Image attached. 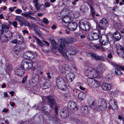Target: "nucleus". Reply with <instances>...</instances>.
<instances>
[{"label":"nucleus","mask_w":124,"mask_h":124,"mask_svg":"<svg viewBox=\"0 0 124 124\" xmlns=\"http://www.w3.org/2000/svg\"><path fill=\"white\" fill-rule=\"evenodd\" d=\"M101 87L102 89L104 90H109L111 89V85L110 84L103 83L102 84Z\"/></svg>","instance_id":"obj_19"},{"label":"nucleus","mask_w":124,"mask_h":124,"mask_svg":"<svg viewBox=\"0 0 124 124\" xmlns=\"http://www.w3.org/2000/svg\"><path fill=\"white\" fill-rule=\"evenodd\" d=\"M41 80L43 82L42 83H40V87L42 89H46L50 87L51 85L50 81L46 77H42L41 79Z\"/></svg>","instance_id":"obj_4"},{"label":"nucleus","mask_w":124,"mask_h":124,"mask_svg":"<svg viewBox=\"0 0 124 124\" xmlns=\"http://www.w3.org/2000/svg\"><path fill=\"white\" fill-rule=\"evenodd\" d=\"M9 103L10 105L12 107H13L15 106V103L14 102H10Z\"/></svg>","instance_id":"obj_64"},{"label":"nucleus","mask_w":124,"mask_h":124,"mask_svg":"<svg viewBox=\"0 0 124 124\" xmlns=\"http://www.w3.org/2000/svg\"><path fill=\"white\" fill-rule=\"evenodd\" d=\"M20 24V26H22L24 24V22L23 21L22 19L19 22Z\"/></svg>","instance_id":"obj_57"},{"label":"nucleus","mask_w":124,"mask_h":124,"mask_svg":"<svg viewBox=\"0 0 124 124\" xmlns=\"http://www.w3.org/2000/svg\"><path fill=\"white\" fill-rule=\"evenodd\" d=\"M13 51L15 53L17 54L19 53V52L20 51V48L15 46L14 47Z\"/></svg>","instance_id":"obj_37"},{"label":"nucleus","mask_w":124,"mask_h":124,"mask_svg":"<svg viewBox=\"0 0 124 124\" xmlns=\"http://www.w3.org/2000/svg\"><path fill=\"white\" fill-rule=\"evenodd\" d=\"M27 13L30 15H31L32 16H33L34 15V13H33V12H32L31 11H29Z\"/></svg>","instance_id":"obj_62"},{"label":"nucleus","mask_w":124,"mask_h":124,"mask_svg":"<svg viewBox=\"0 0 124 124\" xmlns=\"http://www.w3.org/2000/svg\"><path fill=\"white\" fill-rule=\"evenodd\" d=\"M35 6L37 10L38 11L39 10L41 9L44 7V5L42 4H38Z\"/></svg>","instance_id":"obj_34"},{"label":"nucleus","mask_w":124,"mask_h":124,"mask_svg":"<svg viewBox=\"0 0 124 124\" xmlns=\"http://www.w3.org/2000/svg\"><path fill=\"white\" fill-rule=\"evenodd\" d=\"M94 101H93L92 99L90 98L88 99L87 101L88 103L89 104H91L90 106L91 105L92 103Z\"/></svg>","instance_id":"obj_50"},{"label":"nucleus","mask_w":124,"mask_h":124,"mask_svg":"<svg viewBox=\"0 0 124 124\" xmlns=\"http://www.w3.org/2000/svg\"><path fill=\"white\" fill-rule=\"evenodd\" d=\"M88 4L90 7V9L91 13L92 15V16L93 18L94 17L95 13V11L93 8L92 5L91 4H90L89 3H88Z\"/></svg>","instance_id":"obj_26"},{"label":"nucleus","mask_w":124,"mask_h":124,"mask_svg":"<svg viewBox=\"0 0 124 124\" xmlns=\"http://www.w3.org/2000/svg\"><path fill=\"white\" fill-rule=\"evenodd\" d=\"M96 26L97 29L98 30L99 34H101V30H103L104 28L98 23L96 24Z\"/></svg>","instance_id":"obj_31"},{"label":"nucleus","mask_w":124,"mask_h":124,"mask_svg":"<svg viewBox=\"0 0 124 124\" xmlns=\"http://www.w3.org/2000/svg\"><path fill=\"white\" fill-rule=\"evenodd\" d=\"M90 108L94 109L101 111L105 110L107 107V104L104 99H99L98 101H94L89 106Z\"/></svg>","instance_id":"obj_3"},{"label":"nucleus","mask_w":124,"mask_h":124,"mask_svg":"<svg viewBox=\"0 0 124 124\" xmlns=\"http://www.w3.org/2000/svg\"><path fill=\"white\" fill-rule=\"evenodd\" d=\"M116 47L117 49V54L120 53V52L122 51V50L124 49L121 45L118 43L116 44Z\"/></svg>","instance_id":"obj_28"},{"label":"nucleus","mask_w":124,"mask_h":124,"mask_svg":"<svg viewBox=\"0 0 124 124\" xmlns=\"http://www.w3.org/2000/svg\"><path fill=\"white\" fill-rule=\"evenodd\" d=\"M75 76V74L71 72L67 74L66 78L69 82H71L73 81Z\"/></svg>","instance_id":"obj_14"},{"label":"nucleus","mask_w":124,"mask_h":124,"mask_svg":"<svg viewBox=\"0 0 124 124\" xmlns=\"http://www.w3.org/2000/svg\"><path fill=\"white\" fill-rule=\"evenodd\" d=\"M99 42L101 45L106 46L109 43V40L108 37L106 35H105L101 39H100Z\"/></svg>","instance_id":"obj_13"},{"label":"nucleus","mask_w":124,"mask_h":124,"mask_svg":"<svg viewBox=\"0 0 124 124\" xmlns=\"http://www.w3.org/2000/svg\"><path fill=\"white\" fill-rule=\"evenodd\" d=\"M23 65L25 70H29L31 69L33 71L35 70V68L33 65L32 62L31 61L30 62H22Z\"/></svg>","instance_id":"obj_8"},{"label":"nucleus","mask_w":124,"mask_h":124,"mask_svg":"<svg viewBox=\"0 0 124 124\" xmlns=\"http://www.w3.org/2000/svg\"><path fill=\"white\" fill-rule=\"evenodd\" d=\"M20 38H21V40H19V38L18 39V40H17V44L19 45H21L22 44L23 42V38L22 36H20Z\"/></svg>","instance_id":"obj_42"},{"label":"nucleus","mask_w":124,"mask_h":124,"mask_svg":"<svg viewBox=\"0 0 124 124\" xmlns=\"http://www.w3.org/2000/svg\"><path fill=\"white\" fill-rule=\"evenodd\" d=\"M88 54L90 55L91 58L92 60L96 61H104V58L101 56L99 55L93 53H89Z\"/></svg>","instance_id":"obj_10"},{"label":"nucleus","mask_w":124,"mask_h":124,"mask_svg":"<svg viewBox=\"0 0 124 124\" xmlns=\"http://www.w3.org/2000/svg\"><path fill=\"white\" fill-rule=\"evenodd\" d=\"M81 111L83 115H85L88 112V108L85 106H83L81 108Z\"/></svg>","instance_id":"obj_21"},{"label":"nucleus","mask_w":124,"mask_h":124,"mask_svg":"<svg viewBox=\"0 0 124 124\" xmlns=\"http://www.w3.org/2000/svg\"><path fill=\"white\" fill-rule=\"evenodd\" d=\"M67 107L72 111H75L78 110V108L76 103L74 101H69L68 102Z\"/></svg>","instance_id":"obj_9"},{"label":"nucleus","mask_w":124,"mask_h":124,"mask_svg":"<svg viewBox=\"0 0 124 124\" xmlns=\"http://www.w3.org/2000/svg\"><path fill=\"white\" fill-rule=\"evenodd\" d=\"M60 116L63 118H67L69 116V113L67 110L63 109L60 111Z\"/></svg>","instance_id":"obj_17"},{"label":"nucleus","mask_w":124,"mask_h":124,"mask_svg":"<svg viewBox=\"0 0 124 124\" xmlns=\"http://www.w3.org/2000/svg\"><path fill=\"white\" fill-rule=\"evenodd\" d=\"M17 23L16 21H14L12 23V25L15 27H17Z\"/></svg>","instance_id":"obj_59"},{"label":"nucleus","mask_w":124,"mask_h":124,"mask_svg":"<svg viewBox=\"0 0 124 124\" xmlns=\"http://www.w3.org/2000/svg\"><path fill=\"white\" fill-rule=\"evenodd\" d=\"M47 105V104H42V107H40V108H39V110H44L45 109H46L47 108L46 107V106Z\"/></svg>","instance_id":"obj_41"},{"label":"nucleus","mask_w":124,"mask_h":124,"mask_svg":"<svg viewBox=\"0 0 124 124\" xmlns=\"http://www.w3.org/2000/svg\"><path fill=\"white\" fill-rule=\"evenodd\" d=\"M2 27L3 30L4 29L5 31L6 32L8 31L9 26L8 24L4 23L3 25H2Z\"/></svg>","instance_id":"obj_30"},{"label":"nucleus","mask_w":124,"mask_h":124,"mask_svg":"<svg viewBox=\"0 0 124 124\" xmlns=\"http://www.w3.org/2000/svg\"><path fill=\"white\" fill-rule=\"evenodd\" d=\"M64 69L65 71V72L67 74L71 72V67L68 65H65Z\"/></svg>","instance_id":"obj_25"},{"label":"nucleus","mask_w":124,"mask_h":124,"mask_svg":"<svg viewBox=\"0 0 124 124\" xmlns=\"http://www.w3.org/2000/svg\"><path fill=\"white\" fill-rule=\"evenodd\" d=\"M36 55V54L34 52L31 51H27L24 54V56H26L31 59H33L35 57V55Z\"/></svg>","instance_id":"obj_16"},{"label":"nucleus","mask_w":124,"mask_h":124,"mask_svg":"<svg viewBox=\"0 0 124 124\" xmlns=\"http://www.w3.org/2000/svg\"><path fill=\"white\" fill-rule=\"evenodd\" d=\"M27 76H25L24 78H23L22 80V83L23 84L25 83V81L27 80Z\"/></svg>","instance_id":"obj_52"},{"label":"nucleus","mask_w":124,"mask_h":124,"mask_svg":"<svg viewBox=\"0 0 124 124\" xmlns=\"http://www.w3.org/2000/svg\"><path fill=\"white\" fill-rule=\"evenodd\" d=\"M75 18H77L79 17L80 16V13L78 12H76L75 13L73 14V15Z\"/></svg>","instance_id":"obj_43"},{"label":"nucleus","mask_w":124,"mask_h":124,"mask_svg":"<svg viewBox=\"0 0 124 124\" xmlns=\"http://www.w3.org/2000/svg\"><path fill=\"white\" fill-rule=\"evenodd\" d=\"M113 27L115 28L116 30H118L121 28V24L120 23H117L116 21L113 22Z\"/></svg>","instance_id":"obj_22"},{"label":"nucleus","mask_w":124,"mask_h":124,"mask_svg":"<svg viewBox=\"0 0 124 124\" xmlns=\"http://www.w3.org/2000/svg\"><path fill=\"white\" fill-rule=\"evenodd\" d=\"M33 37L36 40V42L38 45L39 46H42L44 45V44L38 38H37L35 36H33Z\"/></svg>","instance_id":"obj_27"},{"label":"nucleus","mask_w":124,"mask_h":124,"mask_svg":"<svg viewBox=\"0 0 124 124\" xmlns=\"http://www.w3.org/2000/svg\"><path fill=\"white\" fill-rule=\"evenodd\" d=\"M6 35L9 40L12 37V34L11 32L9 31L6 32Z\"/></svg>","instance_id":"obj_36"},{"label":"nucleus","mask_w":124,"mask_h":124,"mask_svg":"<svg viewBox=\"0 0 124 124\" xmlns=\"http://www.w3.org/2000/svg\"><path fill=\"white\" fill-rule=\"evenodd\" d=\"M106 78L107 81H109L112 80V76L111 74H108L106 75Z\"/></svg>","instance_id":"obj_38"},{"label":"nucleus","mask_w":124,"mask_h":124,"mask_svg":"<svg viewBox=\"0 0 124 124\" xmlns=\"http://www.w3.org/2000/svg\"><path fill=\"white\" fill-rule=\"evenodd\" d=\"M21 15L24 16L25 17L28 19H30V16L27 13V12L22 13L21 14Z\"/></svg>","instance_id":"obj_40"},{"label":"nucleus","mask_w":124,"mask_h":124,"mask_svg":"<svg viewBox=\"0 0 124 124\" xmlns=\"http://www.w3.org/2000/svg\"><path fill=\"white\" fill-rule=\"evenodd\" d=\"M31 77L32 79L35 80L36 82H37L39 80V75L37 74L33 73Z\"/></svg>","instance_id":"obj_29"},{"label":"nucleus","mask_w":124,"mask_h":124,"mask_svg":"<svg viewBox=\"0 0 124 124\" xmlns=\"http://www.w3.org/2000/svg\"><path fill=\"white\" fill-rule=\"evenodd\" d=\"M68 29L71 31H75L78 27L77 24L75 22H71L68 24Z\"/></svg>","instance_id":"obj_15"},{"label":"nucleus","mask_w":124,"mask_h":124,"mask_svg":"<svg viewBox=\"0 0 124 124\" xmlns=\"http://www.w3.org/2000/svg\"><path fill=\"white\" fill-rule=\"evenodd\" d=\"M23 25L28 26H31L30 23L27 22H25V23L24 22V24Z\"/></svg>","instance_id":"obj_53"},{"label":"nucleus","mask_w":124,"mask_h":124,"mask_svg":"<svg viewBox=\"0 0 124 124\" xmlns=\"http://www.w3.org/2000/svg\"><path fill=\"white\" fill-rule=\"evenodd\" d=\"M23 63L21 64L16 71V74L18 76L21 77L23 75L25 72V69L23 65Z\"/></svg>","instance_id":"obj_12"},{"label":"nucleus","mask_w":124,"mask_h":124,"mask_svg":"<svg viewBox=\"0 0 124 124\" xmlns=\"http://www.w3.org/2000/svg\"><path fill=\"white\" fill-rule=\"evenodd\" d=\"M58 87L60 89L64 91H65L67 89V85L66 84L65 81H64L63 83L61 84L60 86H59Z\"/></svg>","instance_id":"obj_23"},{"label":"nucleus","mask_w":124,"mask_h":124,"mask_svg":"<svg viewBox=\"0 0 124 124\" xmlns=\"http://www.w3.org/2000/svg\"><path fill=\"white\" fill-rule=\"evenodd\" d=\"M50 73L48 72L46 73L47 75V77L48 79H51L52 78V77L50 75Z\"/></svg>","instance_id":"obj_55"},{"label":"nucleus","mask_w":124,"mask_h":124,"mask_svg":"<svg viewBox=\"0 0 124 124\" xmlns=\"http://www.w3.org/2000/svg\"><path fill=\"white\" fill-rule=\"evenodd\" d=\"M86 94L82 92L79 93L78 94V98L81 100L85 99V98Z\"/></svg>","instance_id":"obj_24"},{"label":"nucleus","mask_w":124,"mask_h":124,"mask_svg":"<svg viewBox=\"0 0 124 124\" xmlns=\"http://www.w3.org/2000/svg\"><path fill=\"white\" fill-rule=\"evenodd\" d=\"M0 39L2 42H4L9 40L7 37L5 35H1L0 37Z\"/></svg>","instance_id":"obj_33"},{"label":"nucleus","mask_w":124,"mask_h":124,"mask_svg":"<svg viewBox=\"0 0 124 124\" xmlns=\"http://www.w3.org/2000/svg\"><path fill=\"white\" fill-rule=\"evenodd\" d=\"M111 64L115 67L113 68L112 70V73L117 76H119L122 75V73L120 70L121 69L118 67V66H119V65L114 62H111Z\"/></svg>","instance_id":"obj_7"},{"label":"nucleus","mask_w":124,"mask_h":124,"mask_svg":"<svg viewBox=\"0 0 124 124\" xmlns=\"http://www.w3.org/2000/svg\"><path fill=\"white\" fill-rule=\"evenodd\" d=\"M109 106L108 108L113 110H116L117 109V103L114 99H111L109 102Z\"/></svg>","instance_id":"obj_11"},{"label":"nucleus","mask_w":124,"mask_h":124,"mask_svg":"<svg viewBox=\"0 0 124 124\" xmlns=\"http://www.w3.org/2000/svg\"><path fill=\"white\" fill-rule=\"evenodd\" d=\"M107 57L108 58H109V59H111L113 57L111 53H109L107 56Z\"/></svg>","instance_id":"obj_54"},{"label":"nucleus","mask_w":124,"mask_h":124,"mask_svg":"<svg viewBox=\"0 0 124 124\" xmlns=\"http://www.w3.org/2000/svg\"><path fill=\"white\" fill-rule=\"evenodd\" d=\"M47 98L48 100L49 105L51 107V108L53 109L54 107L53 106L54 105H55V107L54 110L55 112L57 115H58V106L55 104V100L54 98L52 96H47Z\"/></svg>","instance_id":"obj_5"},{"label":"nucleus","mask_w":124,"mask_h":124,"mask_svg":"<svg viewBox=\"0 0 124 124\" xmlns=\"http://www.w3.org/2000/svg\"><path fill=\"white\" fill-rule=\"evenodd\" d=\"M45 5L46 7H49L50 6V4L48 2L45 3Z\"/></svg>","instance_id":"obj_56"},{"label":"nucleus","mask_w":124,"mask_h":124,"mask_svg":"<svg viewBox=\"0 0 124 124\" xmlns=\"http://www.w3.org/2000/svg\"><path fill=\"white\" fill-rule=\"evenodd\" d=\"M92 34L94 39L96 40L98 39L99 35L97 33L95 32H93Z\"/></svg>","instance_id":"obj_39"},{"label":"nucleus","mask_w":124,"mask_h":124,"mask_svg":"<svg viewBox=\"0 0 124 124\" xmlns=\"http://www.w3.org/2000/svg\"><path fill=\"white\" fill-rule=\"evenodd\" d=\"M22 10H21L19 9H16V11L15 12L18 14H20L22 12Z\"/></svg>","instance_id":"obj_51"},{"label":"nucleus","mask_w":124,"mask_h":124,"mask_svg":"<svg viewBox=\"0 0 124 124\" xmlns=\"http://www.w3.org/2000/svg\"><path fill=\"white\" fill-rule=\"evenodd\" d=\"M120 56H122L124 57V50L123 49L122 50V51L120 52V53H119L118 54Z\"/></svg>","instance_id":"obj_44"},{"label":"nucleus","mask_w":124,"mask_h":124,"mask_svg":"<svg viewBox=\"0 0 124 124\" xmlns=\"http://www.w3.org/2000/svg\"><path fill=\"white\" fill-rule=\"evenodd\" d=\"M64 81V79L61 77H58L56 78V84L57 87L60 86L61 84L63 83Z\"/></svg>","instance_id":"obj_20"},{"label":"nucleus","mask_w":124,"mask_h":124,"mask_svg":"<svg viewBox=\"0 0 124 124\" xmlns=\"http://www.w3.org/2000/svg\"><path fill=\"white\" fill-rule=\"evenodd\" d=\"M88 37L89 38V39L90 40H94V39L93 38V35L92 34V35H88Z\"/></svg>","instance_id":"obj_49"},{"label":"nucleus","mask_w":124,"mask_h":124,"mask_svg":"<svg viewBox=\"0 0 124 124\" xmlns=\"http://www.w3.org/2000/svg\"><path fill=\"white\" fill-rule=\"evenodd\" d=\"M100 49L101 50L102 52H105L106 50L108 49V48H107L106 49H105L102 46H101L100 48Z\"/></svg>","instance_id":"obj_60"},{"label":"nucleus","mask_w":124,"mask_h":124,"mask_svg":"<svg viewBox=\"0 0 124 124\" xmlns=\"http://www.w3.org/2000/svg\"><path fill=\"white\" fill-rule=\"evenodd\" d=\"M104 71V66L102 65L95 69L93 68L92 64L89 63L88 68L85 69L84 72L86 76L89 77L87 79L88 84L91 87L94 88L99 87L100 84L99 82L94 79H92L91 77L94 78H98L101 76Z\"/></svg>","instance_id":"obj_1"},{"label":"nucleus","mask_w":124,"mask_h":124,"mask_svg":"<svg viewBox=\"0 0 124 124\" xmlns=\"http://www.w3.org/2000/svg\"><path fill=\"white\" fill-rule=\"evenodd\" d=\"M33 108L36 109H38L39 110V108H40V107L39 105L38 104H36L35 106H33Z\"/></svg>","instance_id":"obj_46"},{"label":"nucleus","mask_w":124,"mask_h":124,"mask_svg":"<svg viewBox=\"0 0 124 124\" xmlns=\"http://www.w3.org/2000/svg\"><path fill=\"white\" fill-rule=\"evenodd\" d=\"M70 51L71 52H69V53L70 55H74L76 54V53H77L78 51V50H75V48L73 49H70Z\"/></svg>","instance_id":"obj_35"},{"label":"nucleus","mask_w":124,"mask_h":124,"mask_svg":"<svg viewBox=\"0 0 124 124\" xmlns=\"http://www.w3.org/2000/svg\"><path fill=\"white\" fill-rule=\"evenodd\" d=\"M82 85V84L80 82H78L76 84V85L77 86L79 87Z\"/></svg>","instance_id":"obj_58"},{"label":"nucleus","mask_w":124,"mask_h":124,"mask_svg":"<svg viewBox=\"0 0 124 124\" xmlns=\"http://www.w3.org/2000/svg\"><path fill=\"white\" fill-rule=\"evenodd\" d=\"M75 40L72 38H69L68 39H61L58 41V44L57 48L60 52L65 59H68V57L66 53L67 50L65 49V47L68 44L70 43L73 42H74Z\"/></svg>","instance_id":"obj_2"},{"label":"nucleus","mask_w":124,"mask_h":124,"mask_svg":"<svg viewBox=\"0 0 124 124\" xmlns=\"http://www.w3.org/2000/svg\"><path fill=\"white\" fill-rule=\"evenodd\" d=\"M79 23V28L81 30L89 31L91 27L90 23L86 21H80Z\"/></svg>","instance_id":"obj_6"},{"label":"nucleus","mask_w":124,"mask_h":124,"mask_svg":"<svg viewBox=\"0 0 124 124\" xmlns=\"http://www.w3.org/2000/svg\"><path fill=\"white\" fill-rule=\"evenodd\" d=\"M99 23L102 25H105L108 23V22L105 18H103L100 21Z\"/></svg>","instance_id":"obj_32"},{"label":"nucleus","mask_w":124,"mask_h":124,"mask_svg":"<svg viewBox=\"0 0 124 124\" xmlns=\"http://www.w3.org/2000/svg\"><path fill=\"white\" fill-rule=\"evenodd\" d=\"M11 67V66L10 65H8L7 67V69L8 70H12Z\"/></svg>","instance_id":"obj_61"},{"label":"nucleus","mask_w":124,"mask_h":124,"mask_svg":"<svg viewBox=\"0 0 124 124\" xmlns=\"http://www.w3.org/2000/svg\"><path fill=\"white\" fill-rule=\"evenodd\" d=\"M16 19L19 22L22 19V18L20 16H16Z\"/></svg>","instance_id":"obj_48"},{"label":"nucleus","mask_w":124,"mask_h":124,"mask_svg":"<svg viewBox=\"0 0 124 124\" xmlns=\"http://www.w3.org/2000/svg\"><path fill=\"white\" fill-rule=\"evenodd\" d=\"M113 36L114 38L115 41H118L121 38L120 34L119 32L116 31L113 34Z\"/></svg>","instance_id":"obj_18"},{"label":"nucleus","mask_w":124,"mask_h":124,"mask_svg":"<svg viewBox=\"0 0 124 124\" xmlns=\"http://www.w3.org/2000/svg\"><path fill=\"white\" fill-rule=\"evenodd\" d=\"M42 22L46 24H48L49 23V22L48 19L45 18H43Z\"/></svg>","instance_id":"obj_45"},{"label":"nucleus","mask_w":124,"mask_h":124,"mask_svg":"<svg viewBox=\"0 0 124 124\" xmlns=\"http://www.w3.org/2000/svg\"><path fill=\"white\" fill-rule=\"evenodd\" d=\"M33 2L35 6L36 5L39 4V0H34L33 1Z\"/></svg>","instance_id":"obj_47"},{"label":"nucleus","mask_w":124,"mask_h":124,"mask_svg":"<svg viewBox=\"0 0 124 124\" xmlns=\"http://www.w3.org/2000/svg\"><path fill=\"white\" fill-rule=\"evenodd\" d=\"M22 32L24 34L25 33L28 34L29 33V32L26 30H23Z\"/></svg>","instance_id":"obj_63"}]
</instances>
